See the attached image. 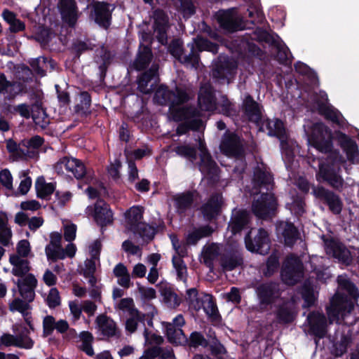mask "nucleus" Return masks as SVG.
Masks as SVG:
<instances>
[{
    "instance_id": "obj_36",
    "label": "nucleus",
    "mask_w": 359,
    "mask_h": 359,
    "mask_svg": "<svg viewBox=\"0 0 359 359\" xmlns=\"http://www.w3.org/2000/svg\"><path fill=\"white\" fill-rule=\"evenodd\" d=\"M113 59V55L110 50H109L104 46H102L97 50L96 55L95 57V62L99 65L98 69L100 72V78L104 79L108 67L111 64Z\"/></svg>"
},
{
    "instance_id": "obj_31",
    "label": "nucleus",
    "mask_w": 359,
    "mask_h": 359,
    "mask_svg": "<svg viewBox=\"0 0 359 359\" xmlns=\"http://www.w3.org/2000/svg\"><path fill=\"white\" fill-rule=\"evenodd\" d=\"M153 59V53L149 45L140 43L132 67L137 71L146 69Z\"/></svg>"
},
{
    "instance_id": "obj_55",
    "label": "nucleus",
    "mask_w": 359,
    "mask_h": 359,
    "mask_svg": "<svg viewBox=\"0 0 359 359\" xmlns=\"http://www.w3.org/2000/svg\"><path fill=\"white\" fill-rule=\"evenodd\" d=\"M280 266L279 257L274 253H272L267 258L266 268L263 270V274L265 277L272 276L278 269Z\"/></svg>"
},
{
    "instance_id": "obj_26",
    "label": "nucleus",
    "mask_w": 359,
    "mask_h": 359,
    "mask_svg": "<svg viewBox=\"0 0 359 359\" xmlns=\"http://www.w3.org/2000/svg\"><path fill=\"white\" fill-rule=\"evenodd\" d=\"M276 318L280 324H290L296 318L297 310L294 301L286 299L283 301L276 311Z\"/></svg>"
},
{
    "instance_id": "obj_59",
    "label": "nucleus",
    "mask_w": 359,
    "mask_h": 359,
    "mask_svg": "<svg viewBox=\"0 0 359 359\" xmlns=\"http://www.w3.org/2000/svg\"><path fill=\"white\" fill-rule=\"evenodd\" d=\"M34 107V109H32V118L34 123L37 126H39L41 128L45 129L48 126L49 121L47 120V117H43L41 120L39 114H42L43 115L46 116V111L39 104H36Z\"/></svg>"
},
{
    "instance_id": "obj_40",
    "label": "nucleus",
    "mask_w": 359,
    "mask_h": 359,
    "mask_svg": "<svg viewBox=\"0 0 359 359\" xmlns=\"http://www.w3.org/2000/svg\"><path fill=\"white\" fill-rule=\"evenodd\" d=\"M29 65L38 76L43 77L46 75V71L48 67L51 70L55 68V62L51 58L41 56L33 59L29 62Z\"/></svg>"
},
{
    "instance_id": "obj_57",
    "label": "nucleus",
    "mask_w": 359,
    "mask_h": 359,
    "mask_svg": "<svg viewBox=\"0 0 359 359\" xmlns=\"http://www.w3.org/2000/svg\"><path fill=\"white\" fill-rule=\"evenodd\" d=\"M219 107L222 113L226 116L234 117L238 116V111L236 105L228 99L226 95L222 96V102Z\"/></svg>"
},
{
    "instance_id": "obj_17",
    "label": "nucleus",
    "mask_w": 359,
    "mask_h": 359,
    "mask_svg": "<svg viewBox=\"0 0 359 359\" xmlns=\"http://www.w3.org/2000/svg\"><path fill=\"white\" fill-rule=\"evenodd\" d=\"M283 280L288 285H294L302 277L303 264L296 257L287 258L281 269Z\"/></svg>"
},
{
    "instance_id": "obj_63",
    "label": "nucleus",
    "mask_w": 359,
    "mask_h": 359,
    "mask_svg": "<svg viewBox=\"0 0 359 359\" xmlns=\"http://www.w3.org/2000/svg\"><path fill=\"white\" fill-rule=\"evenodd\" d=\"M198 292L196 288L193 287L187 290V299L190 302L191 304L194 305L196 310H200L204 302L203 300L201 299L198 297Z\"/></svg>"
},
{
    "instance_id": "obj_42",
    "label": "nucleus",
    "mask_w": 359,
    "mask_h": 359,
    "mask_svg": "<svg viewBox=\"0 0 359 359\" xmlns=\"http://www.w3.org/2000/svg\"><path fill=\"white\" fill-rule=\"evenodd\" d=\"M143 215L144 208L142 206L135 205L126 211L125 216L129 231L135 229L138 224L142 223Z\"/></svg>"
},
{
    "instance_id": "obj_2",
    "label": "nucleus",
    "mask_w": 359,
    "mask_h": 359,
    "mask_svg": "<svg viewBox=\"0 0 359 359\" xmlns=\"http://www.w3.org/2000/svg\"><path fill=\"white\" fill-rule=\"evenodd\" d=\"M154 98L159 104L169 107V111L176 122L200 116L199 111L194 106L179 107L190 100L185 88L176 86L174 90H171L167 86L161 85L156 90Z\"/></svg>"
},
{
    "instance_id": "obj_54",
    "label": "nucleus",
    "mask_w": 359,
    "mask_h": 359,
    "mask_svg": "<svg viewBox=\"0 0 359 359\" xmlns=\"http://www.w3.org/2000/svg\"><path fill=\"white\" fill-rule=\"evenodd\" d=\"M175 152L180 156L194 162L197 159V148L189 144L179 145L175 148Z\"/></svg>"
},
{
    "instance_id": "obj_53",
    "label": "nucleus",
    "mask_w": 359,
    "mask_h": 359,
    "mask_svg": "<svg viewBox=\"0 0 359 359\" xmlns=\"http://www.w3.org/2000/svg\"><path fill=\"white\" fill-rule=\"evenodd\" d=\"M160 292L165 303L169 304L173 307L180 306V300L179 299L177 294L170 287L161 286L160 288Z\"/></svg>"
},
{
    "instance_id": "obj_10",
    "label": "nucleus",
    "mask_w": 359,
    "mask_h": 359,
    "mask_svg": "<svg viewBox=\"0 0 359 359\" xmlns=\"http://www.w3.org/2000/svg\"><path fill=\"white\" fill-rule=\"evenodd\" d=\"M222 154L227 157L241 158L245 156L243 140L235 132L227 130L223 135L219 144Z\"/></svg>"
},
{
    "instance_id": "obj_14",
    "label": "nucleus",
    "mask_w": 359,
    "mask_h": 359,
    "mask_svg": "<svg viewBox=\"0 0 359 359\" xmlns=\"http://www.w3.org/2000/svg\"><path fill=\"white\" fill-rule=\"evenodd\" d=\"M354 302L346 294L337 292L330 300V306L327 309V313L336 318H344L353 310Z\"/></svg>"
},
{
    "instance_id": "obj_20",
    "label": "nucleus",
    "mask_w": 359,
    "mask_h": 359,
    "mask_svg": "<svg viewBox=\"0 0 359 359\" xmlns=\"http://www.w3.org/2000/svg\"><path fill=\"white\" fill-rule=\"evenodd\" d=\"M262 106L256 102L250 94H246L241 104L243 115L250 122L259 126L262 120Z\"/></svg>"
},
{
    "instance_id": "obj_35",
    "label": "nucleus",
    "mask_w": 359,
    "mask_h": 359,
    "mask_svg": "<svg viewBox=\"0 0 359 359\" xmlns=\"http://www.w3.org/2000/svg\"><path fill=\"white\" fill-rule=\"evenodd\" d=\"M9 262L13 266L11 273L13 276L23 278L29 273L31 270L30 262L26 259L19 257V255L12 254L10 255Z\"/></svg>"
},
{
    "instance_id": "obj_28",
    "label": "nucleus",
    "mask_w": 359,
    "mask_h": 359,
    "mask_svg": "<svg viewBox=\"0 0 359 359\" xmlns=\"http://www.w3.org/2000/svg\"><path fill=\"white\" fill-rule=\"evenodd\" d=\"M216 19L219 27L224 31L233 33L239 29V23L234 17L233 9L219 10L216 13Z\"/></svg>"
},
{
    "instance_id": "obj_16",
    "label": "nucleus",
    "mask_w": 359,
    "mask_h": 359,
    "mask_svg": "<svg viewBox=\"0 0 359 359\" xmlns=\"http://www.w3.org/2000/svg\"><path fill=\"white\" fill-rule=\"evenodd\" d=\"M151 18L154 20L152 28L157 41L161 45H166L170 27L168 15L163 9L157 8L153 11Z\"/></svg>"
},
{
    "instance_id": "obj_6",
    "label": "nucleus",
    "mask_w": 359,
    "mask_h": 359,
    "mask_svg": "<svg viewBox=\"0 0 359 359\" xmlns=\"http://www.w3.org/2000/svg\"><path fill=\"white\" fill-rule=\"evenodd\" d=\"M278 201L271 192L262 193L260 196L252 203V214L259 219H272L277 213Z\"/></svg>"
},
{
    "instance_id": "obj_29",
    "label": "nucleus",
    "mask_w": 359,
    "mask_h": 359,
    "mask_svg": "<svg viewBox=\"0 0 359 359\" xmlns=\"http://www.w3.org/2000/svg\"><path fill=\"white\" fill-rule=\"evenodd\" d=\"M97 326L101 334L107 338H119L121 332L118 330L116 323L106 315H99L95 320Z\"/></svg>"
},
{
    "instance_id": "obj_38",
    "label": "nucleus",
    "mask_w": 359,
    "mask_h": 359,
    "mask_svg": "<svg viewBox=\"0 0 359 359\" xmlns=\"http://www.w3.org/2000/svg\"><path fill=\"white\" fill-rule=\"evenodd\" d=\"M94 219L96 223L102 228L113 223V213L109 205L104 203L103 205H95Z\"/></svg>"
},
{
    "instance_id": "obj_58",
    "label": "nucleus",
    "mask_w": 359,
    "mask_h": 359,
    "mask_svg": "<svg viewBox=\"0 0 359 359\" xmlns=\"http://www.w3.org/2000/svg\"><path fill=\"white\" fill-rule=\"evenodd\" d=\"M180 2V12L184 18L188 19L193 16L196 8L192 0H177Z\"/></svg>"
},
{
    "instance_id": "obj_56",
    "label": "nucleus",
    "mask_w": 359,
    "mask_h": 359,
    "mask_svg": "<svg viewBox=\"0 0 359 359\" xmlns=\"http://www.w3.org/2000/svg\"><path fill=\"white\" fill-rule=\"evenodd\" d=\"M294 67L297 73L306 76L311 83H315L318 80L316 73L304 62L298 61Z\"/></svg>"
},
{
    "instance_id": "obj_61",
    "label": "nucleus",
    "mask_w": 359,
    "mask_h": 359,
    "mask_svg": "<svg viewBox=\"0 0 359 359\" xmlns=\"http://www.w3.org/2000/svg\"><path fill=\"white\" fill-rule=\"evenodd\" d=\"M205 297L208 298V302L207 305L204 306V304H203V308L205 313L210 316L214 320L217 319L220 317V315L219 313V311L217 306V304L213 300V297L212 295L205 294Z\"/></svg>"
},
{
    "instance_id": "obj_19",
    "label": "nucleus",
    "mask_w": 359,
    "mask_h": 359,
    "mask_svg": "<svg viewBox=\"0 0 359 359\" xmlns=\"http://www.w3.org/2000/svg\"><path fill=\"white\" fill-rule=\"evenodd\" d=\"M223 203L222 194L218 192L212 193L201 207V212L205 219L211 222L217 219L222 212Z\"/></svg>"
},
{
    "instance_id": "obj_50",
    "label": "nucleus",
    "mask_w": 359,
    "mask_h": 359,
    "mask_svg": "<svg viewBox=\"0 0 359 359\" xmlns=\"http://www.w3.org/2000/svg\"><path fill=\"white\" fill-rule=\"evenodd\" d=\"M0 215V243L4 246H8L12 236L11 229L7 226V215L6 212H1Z\"/></svg>"
},
{
    "instance_id": "obj_33",
    "label": "nucleus",
    "mask_w": 359,
    "mask_h": 359,
    "mask_svg": "<svg viewBox=\"0 0 359 359\" xmlns=\"http://www.w3.org/2000/svg\"><path fill=\"white\" fill-rule=\"evenodd\" d=\"M173 201L176 212L182 215L192 208L194 202V193L191 191H187L177 194L173 197Z\"/></svg>"
},
{
    "instance_id": "obj_49",
    "label": "nucleus",
    "mask_w": 359,
    "mask_h": 359,
    "mask_svg": "<svg viewBox=\"0 0 359 359\" xmlns=\"http://www.w3.org/2000/svg\"><path fill=\"white\" fill-rule=\"evenodd\" d=\"M79 337L81 341L80 349L87 355L93 356L95 353L93 348V343L94 341L93 334L89 331H82L79 333Z\"/></svg>"
},
{
    "instance_id": "obj_34",
    "label": "nucleus",
    "mask_w": 359,
    "mask_h": 359,
    "mask_svg": "<svg viewBox=\"0 0 359 359\" xmlns=\"http://www.w3.org/2000/svg\"><path fill=\"white\" fill-rule=\"evenodd\" d=\"M200 161L198 163L199 170L202 174L213 178L218 177L220 169L212 158L210 153L203 155H199Z\"/></svg>"
},
{
    "instance_id": "obj_47",
    "label": "nucleus",
    "mask_w": 359,
    "mask_h": 359,
    "mask_svg": "<svg viewBox=\"0 0 359 359\" xmlns=\"http://www.w3.org/2000/svg\"><path fill=\"white\" fill-rule=\"evenodd\" d=\"M273 178L269 173L258 168L254 173V182L255 184L258 186L260 189L264 188L267 191L272 188Z\"/></svg>"
},
{
    "instance_id": "obj_24",
    "label": "nucleus",
    "mask_w": 359,
    "mask_h": 359,
    "mask_svg": "<svg viewBox=\"0 0 359 359\" xmlns=\"http://www.w3.org/2000/svg\"><path fill=\"white\" fill-rule=\"evenodd\" d=\"M309 327V332L311 335L318 339L325 337L327 330V319L323 313L319 312H311L307 316Z\"/></svg>"
},
{
    "instance_id": "obj_64",
    "label": "nucleus",
    "mask_w": 359,
    "mask_h": 359,
    "mask_svg": "<svg viewBox=\"0 0 359 359\" xmlns=\"http://www.w3.org/2000/svg\"><path fill=\"white\" fill-rule=\"evenodd\" d=\"M46 302L50 309H55L60 304V297L56 287H52L50 290Z\"/></svg>"
},
{
    "instance_id": "obj_12",
    "label": "nucleus",
    "mask_w": 359,
    "mask_h": 359,
    "mask_svg": "<svg viewBox=\"0 0 359 359\" xmlns=\"http://www.w3.org/2000/svg\"><path fill=\"white\" fill-rule=\"evenodd\" d=\"M259 130H267V135L270 137H275L279 140L280 147L283 149H287L289 147L287 141V134L284 122L278 118H264L260 122Z\"/></svg>"
},
{
    "instance_id": "obj_43",
    "label": "nucleus",
    "mask_w": 359,
    "mask_h": 359,
    "mask_svg": "<svg viewBox=\"0 0 359 359\" xmlns=\"http://www.w3.org/2000/svg\"><path fill=\"white\" fill-rule=\"evenodd\" d=\"M213 233V229L209 225L201 226L188 233L186 243L189 245H195L203 238L208 237Z\"/></svg>"
},
{
    "instance_id": "obj_25",
    "label": "nucleus",
    "mask_w": 359,
    "mask_h": 359,
    "mask_svg": "<svg viewBox=\"0 0 359 359\" xmlns=\"http://www.w3.org/2000/svg\"><path fill=\"white\" fill-rule=\"evenodd\" d=\"M58 9L62 20L70 27H74L78 20V8L75 0H60Z\"/></svg>"
},
{
    "instance_id": "obj_22",
    "label": "nucleus",
    "mask_w": 359,
    "mask_h": 359,
    "mask_svg": "<svg viewBox=\"0 0 359 359\" xmlns=\"http://www.w3.org/2000/svg\"><path fill=\"white\" fill-rule=\"evenodd\" d=\"M243 253L235 248L225 249L220 255L219 264L224 271H231L243 265Z\"/></svg>"
},
{
    "instance_id": "obj_48",
    "label": "nucleus",
    "mask_w": 359,
    "mask_h": 359,
    "mask_svg": "<svg viewBox=\"0 0 359 359\" xmlns=\"http://www.w3.org/2000/svg\"><path fill=\"white\" fill-rule=\"evenodd\" d=\"M28 341L25 345H22L20 342H21L23 339L22 334H20L19 335L15 337L11 334H4L1 337V342L2 344L10 346L12 345H15L18 347H24L26 348H31L34 345V341L28 337Z\"/></svg>"
},
{
    "instance_id": "obj_13",
    "label": "nucleus",
    "mask_w": 359,
    "mask_h": 359,
    "mask_svg": "<svg viewBox=\"0 0 359 359\" xmlns=\"http://www.w3.org/2000/svg\"><path fill=\"white\" fill-rule=\"evenodd\" d=\"M109 4L105 1H94L89 6L88 18L95 22L99 27L108 29L111 24V11Z\"/></svg>"
},
{
    "instance_id": "obj_1",
    "label": "nucleus",
    "mask_w": 359,
    "mask_h": 359,
    "mask_svg": "<svg viewBox=\"0 0 359 359\" xmlns=\"http://www.w3.org/2000/svg\"><path fill=\"white\" fill-rule=\"evenodd\" d=\"M167 339L170 343L187 346L189 350H196L199 347L207 349L217 359H224V355L228 354L226 348L217 338L215 332L208 334L206 338L202 332L193 331L187 337L182 329L175 330L170 325Z\"/></svg>"
},
{
    "instance_id": "obj_4",
    "label": "nucleus",
    "mask_w": 359,
    "mask_h": 359,
    "mask_svg": "<svg viewBox=\"0 0 359 359\" xmlns=\"http://www.w3.org/2000/svg\"><path fill=\"white\" fill-rule=\"evenodd\" d=\"M341 172V170L339 165L322 162L319 163L316 180L318 182L331 187L334 191L341 193L344 190L345 184Z\"/></svg>"
},
{
    "instance_id": "obj_7",
    "label": "nucleus",
    "mask_w": 359,
    "mask_h": 359,
    "mask_svg": "<svg viewBox=\"0 0 359 359\" xmlns=\"http://www.w3.org/2000/svg\"><path fill=\"white\" fill-rule=\"evenodd\" d=\"M255 293L262 310L268 309L281 295L279 283L271 280L258 285L255 288Z\"/></svg>"
},
{
    "instance_id": "obj_9",
    "label": "nucleus",
    "mask_w": 359,
    "mask_h": 359,
    "mask_svg": "<svg viewBox=\"0 0 359 359\" xmlns=\"http://www.w3.org/2000/svg\"><path fill=\"white\" fill-rule=\"evenodd\" d=\"M321 239L327 255L337 259L339 263L346 266L351 264L353 258L351 252L344 244L331 236L323 235Z\"/></svg>"
},
{
    "instance_id": "obj_18",
    "label": "nucleus",
    "mask_w": 359,
    "mask_h": 359,
    "mask_svg": "<svg viewBox=\"0 0 359 359\" xmlns=\"http://www.w3.org/2000/svg\"><path fill=\"white\" fill-rule=\"evenodd\" d=\"M251 219V214L246 209L234 208L228 224V228L232 235L235 236L250 228Z\"/></svg>"
},
{
    "instance_id": "obj_45",
    "label": "nucleus",
    "mask_w": 359,
    "mask_h": 359,
    "mask_svg": "<svg viewBox=\"0 0 359 359\" xmlns=\"http://www.w3.org/2000/svg\"><path fill=\"white\" fill-rule=\"evenodd\" d=\"M135 229H131L130 231L135 235H138L147 243H149L154 239L157 231L154 226H152L145 222L138 224V226Z\"/></svg>"
},
{
    "instance_id": "obj_27",
    "label": "nucleus",
    "mask_w": 359,
    "mask_h": 359,
    "mask_svg": "<svg viewBox=\"0 0 359 359\" xmlns=\"http://www.w3.org/2000/svg\"><path fill=\"white\" fill-rule=\"evenodd\" d=\"M236 65L228 57H219L212 69V77L219 80L229 79L235 72Z\"/></svg>"
},
{
    "instance_id": "obj_52",
    "label": "nucleus",
    "mask_w": 359,
    "mask_h": 359,
    "mask_svg": "<svg viewBox=\"0 0 359 359\" xmlns=\"http://www.w3.org/2000/svg\"><path fill=\"white\" fill-rule=\"evenodd\" d=\"M352 343L351 335L343 334L340 341L333 345V353L336 357H341L347 352L348 348Z\"/></svg>"
},
{
    "instance_id": "obj_11",
    "label": "nucleus",
    "mask_w": 359,
    "mask_h": 359,
    "mask_svg": "<svg viewBox=\"0 0 359 359\" xmlns=\"http://www.w3.org/2000/svg\"><path fill=\"white\" fill-rule=\"evenodd\" d=\"M246 249L251 252L266 255L271 248V240L268 231L264 228H259L255 236L252 237V231L245 236Z\"/></svg>"
},
{
    "instance_id": "obj_37",
    "label": "nucleus",
    "mask_w": 359,
    "mask_h": 359,
    "mask_svg": "<svg viewBox=\"0 0 359 359\" xmlns=\"http://www.w3.org/2000/svg\"><path fill=\"white\" fill-rule=\"evenodd\" d=\"M278 229H282L281 234L284 238V243L287 247H292L299 238V231L291 222L281 223Z\"/></svg>"
},
{
    "instance_id": "obj_8",
    "label": "nucleus",
    "mask_w": 359,
    "mask_h": 359,
    "mask_svg": "<svg viewBox=\"0 0 359 359\" xmlns=\"http://www.w3.org/2000/svg\"><path fill=\"white\" fill-rule=\"evenodd\" d=\"M311 194L320 203L327 206L332 214L339 215L341 212L343 201L339 195L333 189L331 190L318 184L312 187Z\"/></svg>"
},
{
    "instance_id": "obj_3",
    "label": "nucleus",
    "mask_w": 359,
    "mask_h": 359,
    "mask_svg": "<svg viewBox=\"0 0 359 359\" xmlns=\"http://www.w3.org/2000/svg\"><path fill=\"white\" fill-rule=\"evenodd\" d=\"M37 279L32 273H29L24 279H18L16 284L19 293L23 299L15 298L9 305L10 311H18L23 316L27 315V311L30 308L29 303L35 297V289L37 287Z\"/></svg>"
},
{
    "instance_id": "obj_21",
    "label": "nucleus",
    "mask_w": 359,
    "mask_h": 359,
    "mask_svg": "<svg viewBox=\"0 0 359 359\" xmlns=\"http://www.w3.org/2000/svg\"><path fill=\"white\" fill-rule=\"evenodd\" d=\"M334 135L339 145L345 152L348 161L355 163L359 158V149L356 142L341 130H336Z\"/></svg>"
},
{
    "instance_id": "obj_60",
    "label": "nucleus",
    "mask_w": 359,
    "mask_h": 359,
    "mask_svg": "<svg viewBox=\"0 0 359 359\" xmlns=\"http://www.w3.org/2000/svg\"><path fill=\"white\" fill-rule=\"evenodd\" d=\"M91 43L81 40H76L73 42L71 51L74 55V57L79 59L85 52L92 50Z\"/></svg>"
},
{
    "instance_id": "obj_30",
    "label": "nucleus",
    "mask_w": 359,
    "mask_h": 359,
    "mask_svg": "<svg viewBox=\"0 0 359 359\" xmlns=\"http://www.w3.org/2000/svg\"><path fill=\"white\" fill-rule=\"evenodd\" d=\"M198 104L202 111H213L217 109V99L211 86L202 88L198 96Z\"/></svg>"
},
{
    "instance_id": "obj_62",
    "label": "nucleus",
    "mask_w": 359,
    "mask_h": 359,
    "mask_svg": "<svg viewBox=\"0 0 359 359\" xmlns=\"http://www.w3.org/2000/svg\"><path fill=\"white\" fill-rule=\"evenodd\" d=\"M45 252L48 259L56 262L57 259H64L66 257L65 250L61 246L59 248H53L50 245H46Z\"/></svg>"
},
{
    "instance_id": "obj_46",
    "label": "nucleus",
    "mask_w": 359,
    "mask_h": 359,
    "mask_svg": "<svg viewBox=\"0 0 359 359\" xmlns=\"http://www.w3.org/2000/svg\"><path fill=\"white\" fill-rule=\"evenodd\" d=\"M54 35V32L50 28L40 26L32 38L39 42L42 48H46Z\"/></svg>"
},
{
    "instance_id": "obj_5",
    "label": "nucleus",
    "mask_w": 359,
    "mask_h": 359,
    "mask_svg": "<svg viewBox=\"0 0 359 359\" xmlns=\"http://www.w3.org/2000/svg\"><path fill=\"white\" fill-rule=\"evenodd\" d=\"M332 130L322 122L313 125L309 141L312 147L323 154L330 153L333 149Z\"/></svg>"
},
{
    "instance_id": "obj_51",
    "label": "nucleus",
    "mask_w": 359,
    "mask_h": 359,
    "mask_svg": "<svg viewBox=\"0 0 359 359\" xmlns=\"http://www.w3.org/2000/svg\"><path fill=\"white\" fill-rule=\"evenodd\" d=\"M170 53L181 63L190 65V63L184 62V57L188 55L187 51L183 48L182 43L178 39H173L170 44Z\"/></svg>"
},
{
    "instance_id": "obj_44",
    "label": "nucleus",
    "mask_w": 359,
    "mask_h": 359,
    "mask_svg": "<svg viewBox=\"0 0 359 359\" xmlns=\"http://www.w3.org/2000/svg\"><path fill=\"white\" fill-rule=\"evenodd\" d=\"M91 96L88 91L80 93L79 102L74 107L75 112L81 116L87 117L90 115Z\"/></svg>"
},
{
    "instance_id": "obj_41",
    "label": "nucleus",
    "mask_w": 359,
    "mask_h": 359,
    "mask_svg": "<svg viewBox=\"0 0 359 359\" xmlns=\"http://www.w3.org/2000/svg\"><path fill=\"white\" fill-rule=\"evenodd\" d=\"M272 46L276 49L275 56L276 60L280 65L290 66L292 63L293 56L285 43L281 40H278Z\"/></svg>"
},
{
    "instance_id": "obj_32",
    "label": "nucleus",
    "mask_w": 359,
    "mask_h": 359,
    "mask_svg": "<svg viewBox=\"0 0 359 359\" xmlns=\"http://www.w3.org/2000/svg\"><path fill=\"white\" fill-rule=\"evenodd\" d=\"M154 80L156 83L158 80V65L152 64L150 68L145 72H142L137 77V85L140 90L144 93H148L152 88L148 89L149 83Z\"/></svg>"
},
{
    "instance_id": "obj_15",
    "label": "nucleus",
    "mask_w": 359,
    "mask_h": 359,
    "mask_svg": "<svg viewBox=\"0 0 359 359\" xmlns=\"http://www.w3.org/2000/svg\"><path fill=\"white\" fill-rule=\"evenodd\" d=\"M328 97L325 92H320V97L314 100L318 113L339 127L344 126V117L341 113L332 105L327 103Z\"/></svg>"
},
{
    "instance_id": "obj_39",
    "label": "nucleus",
    "mask_w": 359,
    "mask_h": 359,
    "mask_svg": "<svg viewBox=\"0 0 359 359\" xmlns=\"http://www.w3.org/2000/svg\"><path fill=\"white\" fill-rule=\"evenodd\" d=\"M337 283L342 293L348 295L351 299L357 301L359 297V291L354 283L346 275H340L337 277Z\"/></svg>"
},
{
    "instance_id": "obj_23",
    "label": "nucleus",
    "mask_w": 359,
    "mask_h": 359,
    "mask_svg": "<svg viewBox=\"0 0 359 359\" xmlns=\"http://www.w3.org/2000/svg\"><path fill=\"white\" fill-rule=\"evenodd\" d=\"M208 43L211 44V41L208 39L198 36L194 38L193 42L187 44V47L189 48V52L184 57V62L190 63L192 67L197 68L200 62L199 53L205 50Z\"/></svg>"
}]
</instances>
